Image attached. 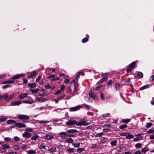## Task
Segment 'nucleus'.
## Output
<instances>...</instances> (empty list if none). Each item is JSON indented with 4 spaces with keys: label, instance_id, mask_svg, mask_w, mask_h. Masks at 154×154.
Wrapping results in <instances>:
<instances>
[{
    "label": "nucleus",
    "instance_id": "c756f323",
    "mask_svg": "<svg viewBox=\"0 0 154 154\" xmlns=\"http://www.w3.org/2000/svg\"><path fill=\"white\" fill-rule=\"evenodd\" d=\"M27 152L29 154H35L36 152L35 151L32 150L28 151Z\"/></svg>",
    "mask_w": 154,
    "mask_h": 154
},
{
    "label": "nucleus",
    "instance_id": "412c9836",
    "mask_svg": "<svg viewBox=\"0 0 154 154\" xmlns=\"http://www.w3.org/2000/svg\"><path fill=\"white\" fill-rule=\"evenodd\" d=\"M117 141L116 140H114V141H112L110 143L111 145L112 146H115L117 145Z\"/></svg>",
    "mask_w": 154,
    "mask_h": 154
},
{
    "label": "nucleus",
    "instance_id": "39448f33",
    "mask_svg": "<svg viewBox=\"0 0 154 154\" xmlns=\"http://www.w3.org/2000/svg\"><path fill=\"white\" fill-rule=\"evenodd\" d=\"M76 125L78 126L81 125H87V123H86V120H82L80 122H77Z\"/></svg>",
    "mask_w": 154,
    "mask_h": 154
},
{
    "label": "nucleus",
    "instance_id": "a878e982",
    "mask_svg": "<svg viewBox=\"0 0 154 154\" xmlns=\"http://www.w3.org/2000/svg\"><path fill=\"white\" fill-rule=\"evenodd\" d=\"M4 96L5 101H7L9 100V97H8V95L7 93L4 94Z\"/></svg>",
    "mask_w": 154,
    "mask_h": 154
},
{
    "label": "nucleus",
    "instance_id": "58836bf2",
    "mask_svg": "<svg viewBox=\"0 0 154 154\" xmlns=\"http://www.w3.org/2000/svg\"><path fill=\"white\" fill-rule=\"evenodd\" d=\"M152 124L151 123H147L146 124V127L147 128H149L152 126Z\"/></svg>",
    "mask_w": 154,
    "mask_h": 154
},
{
    "label": "nucleus",
    "instance_id": "b1692460",
    "mask_svg": "<svg viewBox=\"0 0 154 154\" xmlns=\"http://www.w3.org/2000/svg\"><path fill=\"white\" fill-rule=\"evenodd\" d=\"M13 148L15 150H18L20 149V146L18 145H15L13 146Z\"/></svg>",
    "mask_w": 154,
    "mask_h": 154
},
{
    "label": "nucleus",
    "instance_id": "e433bc0d",
    "mask_svg": "<svg viewBox=\"0 0 154 154\" xmlns=\"http://www.w3.org/2000/svg\"><path fill=\"white\" fill-rule=\"evenodd\" d=\"M23 102L24 103L30 104H32L33 103V101L31 102L28 100H27L26 101L23 100Z\"/></svg>",
    "mask_w": 154,
    "mask_h": 154
},
{
    "label": "nucleus",
    "instance_id": "cd10ccee",
    "mask_svg": "<svg viewBox=\"0 0 154 154\" xmlns=\"http://www.w3.org/2000/svg\"><path fill=\"white\" fill-rule=\"evenodd\" d=\"M149 86V85H145L142 87H141L140 89V90H143L144 89L147 88Z\"/></svg>",
    "mask_w": 154,
    "mask_h": 154
},
{
    "label": "nucleus",
    "instance_id": "c9c22d12",
    "mask_svg": "<svg viewBox=\"0 0 154 154\" xmlns=\"http://www.w3.org/2000/svg\"><path fill=\"white\" fill-rule=\"evenodd\" d=\"M49 151L51 152H53L56 151V149L55 148H53L51 149H49Z\"/></svg>",
    "mask_w": 154,
    "mask_h": 154
},
{
    "label": "nucleus",
    "instance_id": "bb28decb",
    "mask_svg": "<svg viewBox=\"0 0 154 154\" xmlns=\"http://www.w3.org/2000/svg\"><path fill=\"white\" fill-rule=\"evenodd\" d=\"M80 73H81V74H82V75H84V73L82 72H79L78 73V74L77 75V76H76V80L77 81L78 80V79L80 77Z\"/></svg>",
    "mask_w": 154,
    "mask_h": 154
},
{
    "label": "nucleus",
    "instance_id": "de8ad7c7",
    "mask_svg": "<svg viewBox=\"0 0 154 154\" xmlns=\"http://www.w3.org/2000/svg\"><path fill=\"white\" fill-rule=\"evenodd\" d=\"M48 122H49L48 121H38V122L40 124L46 123H48Z\"/></svg>",
    "mask_w": 154,
    "mask_h": 154
},
{
    "label": "nucleus",
    "instance_id": "473e14b6",
    "mask_svg": "<svg viewBox=\"0 0 154 154\" xmlns=\"http://www.w3.org/2000/svg\"><path fill=\"white\" fill-rule=\"evenodd\" d=\"M148 149L147 147H145L142 149L141 151L143 153H145L148 151Z\"/></svg>",
    "mask_w": 154,
    "mask_h": 154
},
{
    "label": "nucleus",
    "instance_id": "20e7f679",
    "mask_svg": "<svg viewBox=\"0 0 154 154\" xmlns=\"http://www.w3.org/2000/svg\"><path fill=\"white\" fill-rule=\"evenodd\" d=\"M77 123L76 121L75 120H69L68 121L66 122V124L67 125H72Z\"/></svg>",
    "mask_w": 154,
    "mask_h": 154
},
{
    "label": "nucleus",
    "instance_id": "c03bdc74",
    "mask_svg": "<svg viewBox=\"0 0 154 154\" xmlns=\"http://www.w3.org/2000/svg\"><path fill=\"white\" fill-rule=\"evenodd\" d=\"M59 135L60 136L63 135H65V136H66V135L67 136V134L66 132H61L59 133Z\"/></svg>",
    "mask_w": 154,
    "mask_h": 154
},
{
    "label": "nucleus",
    "instance_id": "37998d69",
    "mask_svg": "<svg viewBox=\"0 0 154 154\" xmlns=\"http://www.w3.org/2000/svg\"><path fill=\"white\" fill-rule=\"evenodd\" d=\"M120 149L122 150L123 151H126V148L124 147V146H121L119 147Z\"/></svg>",
    "mask_w": 154,
    "mask_h": 154
},
{
    "label": "nucleus",
    "instance_id": "680f3d73",
    "mask_svg": "<svg viewBox=\"0 0 154 154\" xmlns=\"http://www.w3.org/2000/svg\"><path fill=\"white\" fill-rule=\"evenodd\" d=\"M39 95L40 96H41L42 97H43V96L46 97V96H47L48 95H47V94L46 93H44V94H40Z\"/></svg>",
    "mask_w": 154,
    "mask_h": 154
},
{
    "label": "nucleus",
    "instance_id": "864d4df0",
    "mask_svg": "<svg viewBox=\"0 0 154 154\" xmlns=\"http://www.w3.org/2000/svg\"><path fill=\"white\" fill-rule=\"evenodd\" d=\"M110 115V114L109 113H107L105 114H104L102 116L103 117H106L108 116H109Z\"/></svg>",
    "mask_w": 154,
    "mask_h": 154
},
{
    "label": "nucleus",
    "instance_id": "4c0bfd02",
    "mask_svg": "<svg viewBox=\"0 0 154 154\" xmlns=\"http://www.w3.org/2000/svg\"><path fill=\"white\" fill-rule=\"evenodd\" d=\"M74 91H77V88L78 86V85L77 84L75 83V84H74Z\"/></svg>",
    "mask_w": 154,
    "mask_h": 154
},
{
    "label": "nucleus",
    "instance_id": "0eeeda50",
    "mask_svg": "<svg viewBox=\"0 0 154 154\" xmlns=\"http://www.w3.org/2000/svg\"><path fill=\"white\" fill-rule=\"evenodd\" d=\"M22 103V102L20 101H15L11 103V106H15L16 105L18 106Z\"/></svg>",
    "mask_w": 154,
    "mask_h": 154
},
{
    "label": "nucleus",
    "instance_id": "f3484780",
    "mask_svg": "<svg viewBox=\"0 0 154 154\" xmlns=\"http://www.w3.org/2000/svg\"><path fill=\"white\" fill-rule=\"evenodd\" d=\"M14 81L13 80H10V81H5L2 82V83L3 84L8 83V84H12L14 83Z\"/></svg>",
    "mask_w": 154,
    "mask_h": 154
},
{
    "label": "nucleus",
    "instance_id": "a211bd4d",
    "mask_svg": "<svg viewBox=\"0 0 154 154\" xmlns=\"http://www.w3.org/2000/svg\"><path fill=\"white\" fill-rule=\"evenodd\" d=\"M30 91L32 92V93H37L39 91V89L38 88H37L35 89H30Z\"/></svg>",
    "mask_w": 154,
    "mask_h": 154
},
{
    "label": "nucleus",
    "instance_id": "1a4fd4ad",
    "mask_svg": "<svg viewBox=\"0 0 154 154\" xmlns=\"http://www.w3.org/2000/svg\"><path fill=\"white\" fill-rule=\"evenodd\" d=\"M31 134L27 132H25L23 133V136L26 138H27L31 137Z\"/></svg>",
    "mask_w": 154,
    "mask_h": 154
},
{
    "label": "nucleus",
    "instance_id": "bf43d9fd",
    "mask_svg": "<svg viewBox=\"0 0 154 154\" xmlns=\"http://www.w3.org/2000/svg\"><path fill=\"white\" fill-rule=\"evenodd\" d=\"M65 94H63V95L57 98V99H61L62 98H63L64 97V96H65Z\"/></svg>",
    "mask_w": 154,
    "mask_h": 154
},
{
    "label": "nucleus",
    "instance_id": "9d476101",
    "mask_svg": "<svg viewBox=\"0 0 154 154\" xmlns=\"http://www.w3.org/2000/svg\"><path fill=\"white\" fill-rule=\"evenodd\" d=\"M108 74L107 73L102 74V76L103 78L101 79L102 80L103 82H104L107 80V75Z\"/></svg>",
    "mask_w": 154,
    "mask_h": 154
},
{
    "label": "nucleus",
    "instance_id": "423d86ee",
    "mask_svg": "<svg viewBox=\"0 0 154 154\" xmlns=\"http://www.w3.org/2000/svg\"><path fill=\"white\" fill-rule=\"evenodd\" d=\"M89 95L90 97L92 98L93 99L96 100L97 99V97L95 94L92 92L91 91L89 93Z\"/></svg>",
    "mask_w": 154,
    "mask_h": 154
},
{
    "label": "nucleus",
    "instance_id": "2eb2a0df",
    "mask_svg": "<svg viewBox=\"0 0 154 154\" xmlns=\"http://www.w3.org/2000/svg\"><path fill=\"white\" fill-rule=\"evenodd\" d=\"M27 96V94L26 93H23L21 94L19 97L20 99H23L26 97Z\"/></svg>",
    "mask_w": 154,
    "mask_h": 154
},
{
    "label": "nucleus",
    "instance_id": "72a5a7b5",
    "mask_svg": "<svg viewBox=\"0 0 154 154\" xmlns=\"http://www.w3.org/2000/svg\"><path fill=\"white\" fill-rule=\"evenodd\" d=\"M80 145V143H73L72 145L75 147H79Z\"/></svg>",
    "mask_w": 154,
    "mask_h": 154
},
{
    "label": "nucleus",
    "instance_id": "8fccbe9b",
    "mask_svg": "<svg viewBox=\"0 0 154 154\" xmlns=\"http://www.w3.org/2000/svg\"><path fill=\"white\" fill-rule=\"evenodd\" d=\"M36 72L35 71H34L31 73V75L33 77L34 76L36 75Z\"/></svg>",
    "mask_w": 154,
    "mask_h": 154
},
{
    "label": "nucleus",
    "instance_id": "2f4dec72",
    "mask_svg": "<svg viewBox=\"0 0 154 154\" xmlns=\"http://www.w3.org/2000/svg\"><path fill=\"white\" fill-rule=\"evenodd\" d=\"M2 146L3 148L5 149H8L10 147V146L7 144H2Z\"/></svg>",
    "mask_w": 154,
    "mask_h": 154
},
{
    "label": "nucleus",
    "instance_id": "4d7b16f0",
    "mask_svg": "<svg viewBox=\"0 0 154 154\" xmlns=\"http://www.w3.org/2000/svg\"><path fill=\"white\" fill-rule=\"evenodd\" d=\"M4 140L6 141H9L11 140V138L9 137H5L4 138Z\"/></svg>",
    "mask_w": 154,
    "mask_h": 154
},
{
    "label": "nucleus",
    "instance_id": "338daca9",
    "mask_svg": "<svg viewBox=\"0 0 154 154\" xmlns=\"http://www.w3.org/2000/svg\"><path fill=\"white\" fill-rule=\"evenodd\" d=\"M86 42H87V38L85 37L82 39V42L83 43H84Z\"/></svg>",
    "mask_w": 154,
    "mask_h": 154
},
{
    "label": "nucleus",
    "instance_id": "aec40b11",
    "mask_svg": "<svg viewBox=\"0 0 154 154\" xmlns=\"http://www.w3.org/2000/svg\"><path fill=\"white\" fill-rule=\"evenodd\" d=\"M66 141L67 143H72L73 142V140L72 138H69L66 139Z\"/></svg>",
    "mask_w": 154,
    "mask_h": 154
},
{
    "label": "nucleus",
    "instance_id": "09e8293b",
    "mask_svg": "<svg viewBox=\"0 0 154 154\" xmlns=\"http://www.w3.org/2000/svg\"><path fill=\"white\" fill-rule=\"evenodd\" d=\"M141 145H142L141 143H137L135 145V147L136 148H139L141 146Z\"/></svg>",
    "mask_w": 154,
    "mask_h": 154
},
{
    "label": "nucleus",
    "instance_id": "5fc2aeb1",
    "mask_svg": "<svg viewBox=\"0 0 154 154\" xmlns=\"http://www.w3.org/2000/svg\"><path fill=\"white\" fill-rule=\"evenodd\" d=\"M60 79L58 77H57L56 78H54V79H51V81H55L57 80H58Z\"/></svg>",
    "mask_w": 154,
    "mask_h": 154
},
{
    "label": "nucleus",
    "instance_id": "6ab92c4d",
    "mask_svg": "<svg viewBox=\"0 0 154 154\" xmlns=\"http://www.w3.org/2000/svg\"><path fill=\"white\" fill-rule=\"evenodd\" d=\"M7 123L9 124H12V123H15V124L16 123V121L15 120H13L10 119L9 120H8L7 121Z\"/></svg>",
    "mask_w": 154,
    "mask_h": 154
},
{
    "label": "nucleus",
    "instance_id": "c85d7f7f",
    "mask_svg": "<svg viewBox=\"0 0 154 154\" xmlns=\"http://www.w3.org/2000/svg\"><path fill=\"white\" fill-rule=\"evenodd\" d=\"M128 135L126 136V138L127 139H131L134 137V136L130 134L129 133H128Z\"/></svg>",
    "mask_w": 154,
    "mask_h": 154
},
{
    "label": "nucleus",
    "instance_id": "a19ab883",
    "mask_svg": "<svg viewBox=\"0 0 154 154\" xmlns=\"http://www.w3.org/2000/svg\"><path fill=\"white\" fill-rule=\"evenodd\" d=\"M66 90L67 91V93H70L72 91L71 89L69 86L68 87V88L66 89Z\"/></svg>",
    "mask_w": 154,
    "mask_h": 154
},
{
    "label": "nucleus",
    "instance_id": "0e129e2a",
    "mask_svg": "<svg viewBox=\"0 0 154 154\" xmlns=\"http://www.w3.org/2000/svg\"><path fill=\"white\" fill-rule=\"evenodd\" d=\"M100 97L102 100H104V95L102 93L101 94Z\"/></svg>",
    "mask_w": 154,
    "mask_h": 154
},
{
    "label": "nucleus",
    "instance_id": "79ce46f5",
    "mask_svg": "<svg viewBox=\"0 0 154 154\" xmlns=\"http://www.w3.org/2000/svg\"><path fill=\"white\" fill-rule=\"evenodd\" d=\"M38 135H35L33 136L31 138L32 140H35L37 139L38 137Z\"/></svg>",
    "mask_w": 154,
    "mask_h": 154
},
{
    "label": "nucleus",
    "instance_id": "f257e3e1",
    "mask_svg": "<svg viewBox=\"0 0 154 154\" xmlns=\"http://www.w3.org/2000/svg\"><path fill=\"white\" fill-rule=\"evenodd\" d=\"M136 67V62H133L130 65L128 66L127 72H129L131 71L132 70L135 68Z\"/></svg>",
    "mask_w": 154,
    "mask_h": 154
},
{
    "label": "nucleus",
    "instance_id": "6e6552de",
    "mask_svg": "<svg viewBox=\"0 0 154 154\" xmlns=\"http://www.w3.org/2000/svg\"><path fill=\"white\" fill-rule=\"evenodd\" d=\"M15 125L17 127L20 128H25L26 125H25L19 123H17L15 124Z\"/></svg>",
    "mask_w": 154,
    "mask_h": 154
},
{
    "label": "nucleus",
    "instance_id": "6e6d98bb",
    "mask_svg": "<svg viewBox=\"0 0 154 154\" xmlns=\"http://www.w3.org/2000/svg\"><path fill=\"white\" fill-rule=\"evenodd\" d=\"M70 81V80L69 79H65L64 80V82L66 83H68Z\"/></svg>",
    "mask_w": 154,
    "mask_h": 154
},
{
    "label": "nucleus",
    "instance_id": "4be33fe9",
    "mask_svg": "<svg viewBox=\"0 0 154 154\" xmlns=\"http://www.w3.org/2000/svg\"><path fill=\"white\" fill-rule=\"evenodd\" d=\"M20 77V75H17L14 76H13L12 78V79L13 80L16 79H19Z\"/></svg>",
    "mask_w": 154,
    "mask_h": 154
},
{
    "label": "nucleus",
    "instance_id": "e2e57ef3",
    "mask_svg": "<svg viewBox=\"0 0 154 154\" xmlns=\"http://www.w3.org/2000/svg\"><path fill=\"white\" fill-rule=\"evenodd\" d=\"M26 147V146L25 145H23L21 146V149H25Z\"/></svg>",
    "mask_w": 154,
    "mask_h": 154
},
{
    "label": "nucleus",
    "instance_id": "a18cd8bd",
    "mask_svg": "<svg viewBox=\"0 0 154 154\" xmlns=\"http://www.w3.org/2000/svg\"><path fill=\"white\" fill-rule=\"evenodd\" d=\"M67 151L70 153H72L74 151V149L72 148H69L67 149Z\"/></svg>",
    "mask_w": 154,
    "mask_h": 154
},
{
    "label": "nucleus",
    "instance_id": "7c9ffc66",
    "mask_svg": "<svg viewBox=\"0 0 154 154\" xmlns=\"http://www.w3.org/2000/svg\"><path fill=\"white\" fill-rule=\"evenodd\" d=\"M130 121V119H126L122 120V122L124 123H128V122Z\"/></svg>",
    "mask_w": 154,
    "mask_h": 154
},
{
    "label": "nucleus",
    "instance_id": "f03ea898",
    "mask_svg": "<svg viewBox=\"0 0 154 154\" xmlns=\"http://www.w3.org/2000/svg\"><path fill=\"white\" fill-rule=\"evenodd\" d=\"M18 119L20 120H27L29 119L30 118L29 116L27 115H20L18 116Z\"/></svg>",
    "mask_w": 154,
    "mask_h": 154
},
{
    "label": "nucleus",
    "instance_id": "3c124183",
    "mask_svg": "<svg viewBox=\"0 0 154 154\" xmlns=\"http://www.w3.org/2000/svg\"><path fill=\"white\" fill-rule=\"evenodd\" d=\"M45 146L42 145H41L40 146L39 148L41 149V150H42V149H46L45 147Z\"/></svg>",
    "mask_w": 154,
    "mask_h": 154
},
{
    "label": "nucleus",
    "instance_id": "9b49d317",
    "mask_svg": "<svg viewBox=\"0 0 154 154\" xmlns=\"http://www.w3.org/2000/svg\"><path fill=\"white\" fill-rule=\"evenodd\" d=\"M137 78L138 79L141 78L143 76V73L140 72H137Z\"/></svg>",
    "mask_w": 154,
    "mask_h": 154
},
{
    "label": "nucleus",
    "instance_id": "774afa93",
    "mask_svg": "<svg viewBox=\"0 0 154 154\" xmlns=\"http://www.w3.org/2000/svg\"><path fill=\"white\" fill-rule=\"evenodd\" d=\"M134 154H141V152L140 151H137L135 152Z\"/></svg>",
    "mask_w": 154,
    "mask_h": 154
},
{
    "label": "nucleus",
    "instance_id": "69168bd1",
    "mask_svg": "<svg viewBox=\"0 0 154 154\" xmlns=\"http://www.w3.org/2000/svg\"><path fill=\"white\" fill-rule=\"evenodd\" d=\"M6 118H2L0 119V121L3 122L6 121Z\"/></svg>",
    "mask_w": 154,
    "mask_h": 154
},
{
    "label": "nucleus",
    "instance_id": "f704fd0d",
    "mask_svg": "<svg viewBox=\"0 0 154 154\" xmlns=\"http://www.w3.org/2000/svg\"><path fill=\"white\" fill-rule=\"evenodd\" d=\"M127 126L126 125H124L119 126V128L121 129H123L125 128H127Z\"/></svg>",
    "mask_w": 154,
    "mask_h": 154
},
{
    "label": "nucleus",
    "instance_id": "49530a36",
    "mask_svg": "<svg viewBox=\"0 0 154 154\" xmlns=\"http://www.w3.org/2000/svg\"><path fill=\"white\" fill-rule=\"evenodd\" d=\"M55 75H50L48 77H47V79H50L52 78L53 79H54V78H55Z\"/></svg>",
    "mask_w": 154,
    "mask_h": 154
},
{
    "label": "nucleus",
    "instance_id": "ea45409f",
    "mask_svg": "<svg viewBox=\"0 0 154 154\" xmlns=\"http://www.w3.org/2000/svg\"><path fill=\"white\" fill-rule=\"evenodd\" d=\"M84 150L83 148H79L77 149V151L78 152H81Z\"/></svg>",
    "mask_w": 154,
    "mask_h": 154
},
{
    "label": "nucleus",
    "instance_id": "393cba45",
    "mask_svg": "<svg viewBox=\"0 0 154 154\" xmlns=\"http://www.w3.org/2000/svg\"><path fill=\"white\" fill-rule=\"evenodd\" d=\"M103 134L104 133L103 132L97 133L95 135V137H100L102 136Z\"/></svg>",
    "mask_w": 154,
    "mask_h": 154
},
{
    "label": "nucleus",
    "instance_id": "f8f14e48",
    "mask_svg": "<svg viewBox=\"0 0 154 154\" xmlns=\"http://www.w3.org/2000/svg\"><path fill=\"white\" fill-rule=\"evenodd\" d=\"M37 100L38 101L40 102H44L46 101L47 100V99L43 98L42 97H38L36 98Z\"/></svg>",
    "mask_w": 154,
    "mask_h": 154
},
{
    "label": "nucleus",
    "instance_id": "5701e85b",
    "mask_svg": "<svg viewBox=\"0 0 154 154\" xmlns=\"http://www.w3.org/2000/svg\"><path fill=\"white\" fill-rule=\"evenodd\" d=\"M36 84L35 83H29L28 84V86L30 87L31 88H33L35 87Z\"/></svg>",
    "mask_w": 154,
    "mask_h": 154
},
{
    "label": "nucleus",
    "instance_id": "13d9d810",
    "mask_svg": "<svg viewBox=\"0 0 154 154\" xmlns=\"http://www.w3.org/2000/svg\"><path fill=\"white\" fill-rule=\"evenodd\" d=\"M140 140V138L139 137L135 138L134 139V141L136 142Z\"/></svg>",
    "mask_w": 154,
    "mask_h": 154
},
{
    "label": "nucleus",
    "instance_id": "4468645a",
    "mask_svg": "<svg viewBox=\"0 0 154 154\" xmlns=\"http://www.w3.org/2000/svg\"><path fill=\"white\" fill-rule=\"evenodd\" d=\"M54 138L51 135L49 136L48 135H47L44 137V138L48 140H50Z\"/></svg>",
    "mask_w": 154,
    "mask_h": 154
},
{
    "label": "nucleus",
    "instance_id": "603ef678",
    "mask_svg": "<svg viewBox=\"0 0 154 154\" xmlns=\"http://www.w3.org/2000/svg\"><path fill=\"white\" fill-rule=\"evenodd\" d=\"M10 87V85H4V86H2V88L3 89H5L7 88H8V87Z\"/></svg>",
    "mask_w": 154,
    "mask_h": 154
},
{
    "label": "nucleus",
    "instance_id": "7ed1b4c3",
    "mask_svg": "<svg viewBox=\"0 0 154 154\" xmlns=\"http://www.w3.org/2000/svg\"><path fill=\"white\" fill-rule=\"evenodd\" d=\"M82 107V106L79 105L75 107L70 108L69 110L70 111H75L79 110Z\"/></svg>",
    "mask_w": 154,
    "mask_h": 154
},
{
    "label": "nucleus",
    "instance_id": "052dcab7",
    "mask_svg": "<svg viewBox=\"0 0 154 154\" xmlns=\"http://www.w3.org/2000/svg\"><path fill=\"white\" fill-rule=\"evenodd\" d=\"M41 76H39L36 79V82H38L39 81V80L41 79Z\"/></svg>",
    "mask_w": 154,
    "mask_h": 154
},
{
    "label": "nucleus",
    "instance_id": "dca6fc26",
    "mask_svg": "<svg viewBox=\"0 0 154 154\" xmlns=\"http://www.w3.org/2000/svg\"><path fill=\"white\" fill-rule=\"evenodd\" d=\"M77 131L75 129H70L68 130L67 132L69 133H72L76 132Z\"/></svg>",
    "mask_w": 154,
    "mask_h": 154
},
{
    "label": "nucleus",
    "instance_id": "ddd939ff",
    "mask_svg": "<svg viewBox=\"0 0 154 154\" xmlns=\"http://www.w3.org/2000/svg\"><path fill=\"white\" fill-rule=\"evenodd\" d=\"M115 85V88L116 90V91H118L119 90L120 88L121 87V85L119 84L116 83Z\"/></svg>",
    "mask_w": 154,
    "mask_h": 154
}]
</instances>
